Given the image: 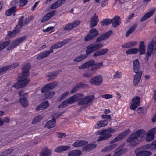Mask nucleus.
<instances>
[{
	"mask_svg": "<svg viewBox=\"0 0 156 156\" xmlns=\"http://www.w3.org/2000/svg\"><path fill=\"white\" fill-rule=\"evenodd\" d=\"M30 69V63H27L24 65L22 68V74L18 82L13 87L16 88H22L26 86L29 81L27 77L29 74V70Z\"/></svg>",
	"mask_w": 156,
	"mask_h": 156,
	"instance_id": "nucleus-1",
	"label": "nucleus"
},
{
	"mask_svg": "<svg viewBox=\"0 0 156 156\" xmlns=\"http://www.w3.org/2000/svg\"><path fill=\"white\" fill-rule=\"evenodd\" d=\"M145 131L139 129L130 135L127 138L126 142L132 146L136 145L139 142V138L142 139L146 135Z\"/></svg>",
	"mask_w": 156,
	"mask_h": 156,
	"instance_id": "nucleus-2",
	"label": "nucleus"
},
{
	"mask_svg": "<svg viewBox=\"0 0 156 156\" xmlns=\"http://www.w3.org/2000/svg\"><path fill=\"white\" fill-rule=\"evenodd\" d=\"M103 46V44L101 43L97 44H92L86 47V54H83L78 56L74 59L73 61L75 62H78L82 61L87 57V55H89L91 53L99 49Z\"/></svg>",
	"mask_w": 156,
	"mask_h": 156,
	"instance_id": "nucleus-3",
	"label": "nucleus"
},
{
	"mask_svg": "<svg viewBox=\"0 0 156 156\" xmlns=\"http://www.w3.org/2000/svg\"><path fill=\"white\" fill-rule=\"evenodd\" d=\"M115 130L114 129L109 128L106 129L100 130L96 133L100 135L97 140L98 141L103 140H106L109 138L111 136V133H114Z\"/></svg>",
	"mask_w": 156,
	"mask_h": 156,
	"instance_id": "nucleus-4",
	"label": "nucleus"
},
{
	"mask_svg": "<svg viewBox=\"0 0 156 156\" xmlns=\"http://www.w3.org/2000/svg\"><path fill=\"white\" fill-rule=\"evenodd\" d=\"M83 97V94H77L71 97L64 101L59 106L58 108L64 107L66 106L68 104H72L75 102L77 101Z\"/></svg>",
	"mask_w": 156,
	"mask_h": 156,
	"instance_id": "nucleus-5",
	"label": "nucleus"
},
{
	"mask_svg": "<svg viewBox=\"0 0 156 156\" xmlns=\"http://www.w3.org/2000/svg\"><path fill=\"white\" fill-rule=\"evenodd\" d=\"M156 52V41L155 42H151L148 45L147 52L146 54L145 59L148 61V56H151L152 54H153Z\"/></svg>",
	"mask_w": 156,
	"mask_h": 156,
	"instance_id": "nucleus-6",
	"label": "nucleus"
},
{
	"mask_svg": "<svg viewBox=\"0 0 156 156\" xmlns=\"http://www.w3.org/2000/svg\"><path fill=\"white\" fill-rule=\"evenodd\" d=\"M103 81L102 77L100 75L92 77L89 80L91 84L98 86L101 85Z\"/></svg>",
	"mask_w": 156,
	"mask_h": 156,
	"instance_id": "nucleus-7",
	"label": "nucleus"
},
{
	"mask_svg": "<svg viewBox=\"0 0 156 156\" xmlns=\"http://www.w3.org/2000/svg\"><path fill=\"white\" fill-rule=\"evenodd\" d=\"M94 98L93 95L87 96L80 101L78 104L79 105H87L89 103H92Z\"/></svg>",
	"mask_w": 156,
	"mask_h": 156,
	"instance_id": "nucleus-8",
	"label": "nucleus"
},
{
	"mask_svg": "<svg viewBox=\"0 0 156 156\" xmlns=\"http://www.w3.org/2000/svg\"><path fill=\"white\" fill-rule=\"evenodd\" d=\"M98 34V32L95 28L90 30L88 34L85 37V41H89L95 38Z\"/></svg>",
	"mask_w": 156,
	"mask_h": 156,
	"instance_id": "nucleus-9",
	"label": "nucleus"
},
{
	"mask_svg": "<svg viewBox=\"0 0 156 156\" xmlns=\"http://www.w3.org/2000/svg\"><path fill=\"white\" fill-rule=\"evenodd\" d=\"M130 132L129 130H128L122 132V133L119 134L114 139L112 140L110 142V144H114L116 142L120 140L122 138H124L126 136L128 135Z\"/></svg>",
	"mask_w": 156,
	"mask_h": 156,
	"instance_id": "nucleus-10",
	"label": "nucleus"
},
{
	"mask_svg": "<svg viewBox=\"0 0 156 156\" xmlns=\"http://www.w3.org/2000/svg\"><path fill=\"white\" fill-rule=\"evenodd\" d=\"M26 37H24L18 38L12 41L11 44L7 48V50H9L14 48L17 46L20 43L23 41L26 38Z\"/></svg>",
	"mask_w": 156,
	"mask_h": 156,
	"instance_id": "nucleus-11",
	"label": "nucleus"
},
{
	"mask_svg": "<svg viewBox=\"0 0 156 156\" xmlns=\"http://www.w3.org/2000/svg\"><path fill=\"white\" fill-rule=\"evenodd\" d=\"M57 84L56 82H54L46 85L42 88L41 90V92L45 93L53 89L57 86Z\"/></svg>",
	"mask_w": 156,
	"mask_h": 156,
	"instance_id": "nucleus-12",
	"label": "nucleus"
},
{
	"mask_svg": "<svg viewBox=\"0 0 156 156\" xmlns=\"http://www.w3.org/2000/svg\"><path fill=\"white\" fill-rule=\"evenodd\" d=\"M140 97L136 96L132 99V104L130 106V108L135 110L136 108L140 105Z\"/></svg>",
	"mask_w": 156,
	"mask_h": 156,
	"instance_id": "nucleus-13",
	"label": "nucleus"
},
{
	"mask_svg": "<svg viewBox=\"0 0 156 156\" xmlns=\"http://www.w3.org/2000/svg\"><path fill=\"white\" fill-rule=\"evenodd\" d=\"M111 23L112 26L114 28H116L121 24V19L118 16H116L113 19H111Z\"/></svg>",
	"mask_w": 156,
	"mask_h": 156,
	"instance_id": "nucleus-14",
	"label": "nucleus"
},
{
	"mask_svg": "<svg viewBox=\"0 0 156 156\" xmlns=\"http://www.w3.org/2000/svg\"><path fill=\"white\" fill-rule=\"evenodd\" d=\"M112 33V31H110L103 34L96 39L97 42H98L107 39L109 38Z\"/></svg>",
	"mask_w": 156,
	"mask_h": 156,
	"instance_id": "nucleus-15",
	"label": "nucleus"
},
{
	"mask_svg": "<svg viewBox=\"0 0 156 156\" xmlns=\"http://www.w3.org/2000/svg\"><path fill=\"white\" fill-rule=\"evenodd\" d=\"M156 8H153L152 9L149 11L146 14H145L141 19L140 21L142 22L146 20L148 18L151 16L154 13Z\"/></svg>",
	"mask_w": 156,
	"mask_h": 156,
	"instance_id": "nucleus-16",
	"label": "nucleus"
},
{
	"mask_svg": "<svg viewBox=\"0 0 156 156\" xmlns=\"http://www.w3.org/2000/svg\"><path fill=\"white\" fill-rule=\"evenodd\" d=\"M135 153L137 156H150L152 154V153L150 151H140L139 149L136 150Z\"/></svg>",
	"mask_w": 156,
	"mask_h": 156,
	"instance_id": "nucleus-17",
	"label": "nucleus"
},
{
	"mask_svg": "<svg viewBox=\"0 0 156 156\" xmlns=\"http://www.w3.org/2000/svg\"><path fill=\"white\" fill-rule=\"evenodd\" d=\"M98 21V16L95 13L91 18L90 23V27L92 28L96 26L97 25Z\"/></svg>",
	"mask_w": 156,
	"mask_h": 156,
	"instance_id": "nucleus-18",
	"label": "nucleus"
},
{
	"mask_svg": "<svg viewBox=\"0 0 156 156\" xmlns=\"http://www.w3.org/2000/svg\"><path fill=\"white\" fill-rule=\"evenodd\" d=\"M108 51V50L107 48H104L100 49L96 51L93 55V56L97 57L101 55H102L107 53Z\"/></svg>",
	"mask_w": 156,
	"mask_h": 156,
	"instance_id": "nucleus-19",
	"label": "nucleus"
},
{
	"mask_svg": "<svg viewBox=\"0 0 156 156\" xmlns=\"http://www.w3.org/2000/svg\"><path fill=\"white\" fill-rule=\"evenodd\" d=\"M95 62L94 61L91 60L80 66L79 69H84L91 66H93Z\"/></svg>",
	"mask_w": 156,
	"mask_h": 156,
	"instance_id": "nucleus-20",
	"label": "nucleus"
},
{
	"mask_svg": "<svg viewBox=\"0 0 156 156\" xmlns=\"http://www.w3.org/2000/svg\"><path fill=\"white\" fill-rule=\"evenodd\" d=\"M53 52V50H50L48 51H45L43 53H40L39 54L37 57V59H41L45 57H46L49 55Z\"/></svg>",
	"mask_w": 156,
	"mask_h": 156,
	"instance_id": "nucleus-21",
	"label": "nucleus"
},
{
	"mask_svg": "<svg viewBox=\"0 0 156 156\" xmlns=\"http://www.w3.org/2000/svg\"><path fill=\"white\" fill-rule=\"evenodd\" d=\"M108 123V121L107 120H100L97 122L95 127L96 128L99 129L101 127L106 126Z\"/></svg>",
	"mask_w": 156,
	"mask_h": 156,
	"instance_id": "nucleus-22",
	"label": "nucleus"
},
{
	"mask_svg": "<svg viewBox=\"0 0 156 156\" xmlns=\"http://www.w3.org/2000/svg\"><path fill=\"white\" fill-rule=\"evenodd\" d=\"M142 74V73L141 71L136 73L134 76L133 79V83L134 85L136 86L139 82Z\"/></svg>",
	"mask_w": 156,
	"mask_h": 156,
	"instance_id": "nucleus-23",
	"label": "nucleus"
},
{
	"mask_svg": "<svg viewBox=\"0 0 156 156\" xmlns=\"http://www.w3.org/2000/svg\"><path fill=\"white\" fill-rule=\"evenodd\" d=\"M87 142L84 140H77L72 144L73 146L76 147H80L87 144Z\"/></svg>",
	"mask_w": 156,
	"mask_h": 156,
	"instance_id": "nucleus-24",
	"label": "nucleus"
},
{
	"mask_svg": "<svg viewBox=\"0 0 156 156\" xmlns=\"http://www.w3.org/2000/svg\"><path fill=\"white\" fill-rule=\"evenodd\" d=\"M70 147L69 146H60L56 147L54 150V151L57 153H60L68 150Z\"/></svg>",
	"mask_w": 156,
	"mask_h": 156,
	"instance_id": "nucleus-25",
	"label": "nucleus"
},
{
	"mask_svg": "<svg viewBox=\"0 0 156 156\" xmlns=\"http://www.w3.org/2000/svg\"><path fill=\"white\" fill-rule=\"evenodd\" d=\"M66 0H58L54 3L50 7L51 9H55L57 8L62 4Z\"/></svg>",
	"mask_w": 156,
	"mask_h": 156,
	"instance_id": "nucleus-26",
	"label": "nucleus"
},
{
	"mask_svg": "<svg viewBox=\"0 0 156 156\" xmlns=\"http://www.w3.org/2000/svg\"><path fill=\"white\" fill-rule=\"evenodd\" d=\"M55 10H54L47 14L43 17L41 20V22L43 23L50 19L55 14Z\"/></svg>",
	"mask_w": 156,
	"mask_h": 156,
	"instance_id": "nucleus-27",
	"label": "nucleus"
},
{
	"mask_svg": "<svg viewBox=\"0 0 156 156\" xmlns=\"http://www.w3.org/2000/svg\"><path fill=\"white\" fill-rule=\"evenodd\" d=\"M140 64L138 59H136L133 62V67L134 72L137 73L139 72Z\"/></svg>",
	"mask_w": 156,
	"mask_h": 156,
	"instance_id": "nucleus-28",
	"label": "nucleus"
},
{
	"mask_svg": "<svg viewBox=\"0 0 156 156\" xmlns=\"http://www.w3.org/2000/svg\"><path fill=\"white\" fill-rule=\"evenodd\" d=\"M96 147V145L95 144H90L83 147V150L84 151H88L94 149Z\"/></svg>",
	"mask_w": 156,
	"mask_h": 156,
	"instance_id": "nucleus-29",
	"label": "nucleus"
},
{
	"mask_svg": "<svg viewBox=\"0 0 156 156\" xmlns=\"http://www.w3.org/2000/svg\"><path fill=\"white\" fill-rule=\"evenodd\" d=\"M124 145H121L118 148L115 150L114 151V156H120L124 152V150L122 148L123 147Z\"/></svg>",
	"mask_w": 156,
	"mask_h": 156,
	"instance_id": "nucleus-30",
	"label": "nucleus"
},
{
	"mask_svg": "<svg viewBox=\"0 0 156 156\" xmlns=\"http://www.w3.org/2000/svg\"><path fill=\"white\" fill-rule=\"evenodd\" d=\"M56 120L55 118H52V120L48 121L45 124V126L48 129L53 128L55 126Z\"/></svg>",
	"mask_w": 156,
	"mask_h": 156,
	"instance_id": "nucleus-31",
	"label": "nucleus"
},
{
	"mask_svg": "<svg viewBox=\"0 0 156 156\" xmlns=\"http://www.w3.org/2000/svg\"><path fill=\"white\" fill-rule=\"evenodd\" d=\"M49 104L48 101H45L41 104L36 108V110L39 111L43 110L47 108L49 105Z\"/></svg>",
	"mask_w": 156,
	"mask_h": 156,
	"instance_id": "nucleus-32",
	"label": "nucleus"
},
{
	"mask_svg": "<svg viewBox=\"0 0 156 156\" xmlns=\"http://www.w3.org/2000/svg\"><path fill=\"white\" fill-rule=\"evenodd\" d=\"M51 150L47 148L43 149L40 153L41 156H51Z\"/></svg>",
	"mask_w": 156,
	"mask_h": 156,
	"instance_id": "nucleus-33",
	"label": "nucleus"
},
{
	"mask_svg": "<svg viewBox=\"0 0 156 156\" xmlns=\"http://www.w3.org/2000/svg\"><path fill=\"white\" fill-rule=\"evenodd\" d=\"M137 44V42L136 41H133L129 42L126 44L123 45L122 47L123 48H127L133 47L136 45Z\"/></svg>",
	"mask_w": 156,
	"mask_h": 156,
	"instance_id": "nucleus-34",
	"label": "nucleus"
},
{
	"mask_svg": "<svg viewBox=\"0 0 156 156\" xmlns=\"http://www.w3.org/2000/svg\"><path fill=\"white\" fill-rule=\"evenodd\" d=\"M81 151L79 150H73L69 152L68 154L69 156H80Z\"/></svg>",
	"mask_w": 156,
	"mask_h": 156,
	"instance_id": "nucleus-35",
	"label": "nucleus"
},
{
	"mask_svg": "<svg viewBox=\"0 0 156 156\" xmlns=\"http://www.w3.org/2000/svg\"><path fill=\"white\" fill-rule=\"evenodd\" d=\"M139 49L140 55H142L145 53V48L144 42L143 41H142L140 42Z\"/></svg>",
	"mask_w": 156,
	"mask_h": 156,
	"instance_id": "nucleus-36",
	"label": "nucleus"
},
{
	"mask_svg": "<svg viewBox=\"0 0 156 156\" xmlns=\"http://www.w3.org/2000/svg\"><path fill=\"white\" fill-rule=\"evenodd\" d=\"M14 150L11 148L7 149L2 152L0 153V156H6L12 153Z\"/></svg>",
	"mask_w": 156,
	"mask_h": 156,
	"instance_id": "nucleus-37",
	"label": "nucleus"
},
{
	"mask_svg": "<svg viewBox=\"0 0 156 156\" xmlns=\"http://www.w3.org/2000/svg\"><path fill=\"white\" fill-rule=\"evenodd\" d=\"M24 18L23 16H22L19 20L17 25L16 26L15 29V30H20L19 29L21 28L23 26V21Z\"/></svg>",
	"mask_w": 156,
	"mask_h": 156,
	"instance_id": "nucleus-38",
	"label": "nucleus"
},
{
	"mask_svg": "<svg viewBox=\"0 0 156 156\" xmlns=\"http://www.w3.org/2000/svg\"><path fill=\"white\" fill-rule=\"evenodd\" d=\"M10 42L11 41L10 40H8L3 42H2L1 41L0 42V51L8 46Z\"/></svg>",
	"mask_w": 156,
	"mask_h": 156,
	"instance_id": "nucleus-39",
	"label": "nucleus"
},
{
	"mask_svg": "<svg viewBox=\"0 0 156 156\" xmlns=\"http://www.w3.org/2000/svg\"><path fill=\"white\" fill-rule=\"evenodd\" d=\"M137 26V24L136 23L133 25L127 32L126 34V36H128L131 33H133L135 30Z\"/></svg>",
	"mask_w": 156,
	"mask_h": 156,
	"instance_id": "nucleus-40",
	"label": "nucleus"
},
{
	"mask_svg": "<svg viewBox=\"0 0 156 156\" xmlns=\"http://www.w3.org/2000/svg\"><path fill=\"white\" fill-rule=\"evenodd\" d=\"M139 49L136 48H132L127 50L126 52V54H133L137 53Z\"/></svg>",
	"mask_w": 156,
	"mask_h": 156,
	"instance_id": "nucleus-41",
	"label": "nucleus"
},
{
	"mask_svg": "<svg viewBox=\"0 0 156 156\" xmlns=\"http://www.w3.org/2000/svg\"><path fill=\"white\" fill-rule=\"evenodd\" d=\"M16 10V7L14 6L9 9L6 12V14L7 16H9L12 14L14 13Z\"/></svg>",
	"mask_w": 156,
	"mask_h": 156,
	"instance_id": "nucleus-42",
	"label": "nucleus"
},
{
	"mask_svg": "<svg viewBox=\"0 0 156 156\" xmlns=\"http://www.w3.org/2000/svg\"><path fill=\"white\" fill-rule=\"evenodd\" d=\"M62 46H63V45L62 44V43L61 42H58L55 44L54 45L51 46L50 47V49L51 50H53V49H56L58 48H61Z\"/></svg>",
	"mask_w": 156,
	"mask_h": 156,
	"instance_id": "nucleus-43",
	"label": "nucleus"
},
{
	"mask_svg": "<svg viewBox=\"0 0 156 156\" xmlns=\"http://www.w3.org/2000/svg\"><path fill=\"white\" fill-rule=\"evenodd\" d=\"M20 101L21 105L24 107L27 106L28 105V101L24 97H20Z\"/></svg>",
	"mask_w": 156,
	"mask_h": 156,
	"instance_id": "nucleus-44",
	"label": "nucleus"
},
{
	"mask_svg": "<svg viewBox=\"0 0 156 156\" xmlns=\"http://www.w3.org/2000/svg\"><path fill=\"white\" fill-rule=\"evenodd\" d=\"M55 93L54 91H52L48 92L46 93L43 96V97L44 99L47 98L48 99H51L55 94Z\"/></svg>",
	"mask_w": 156,
	"mask_h": 156,
	"instance_id": "nucleus-45",
	"label": "nucleus"
},
{
	"mask_svg": "<svg viewBox=\"0 0 156 156\" xmlns=\"http://www.w3.org/2000/svg\"><path fill=\"white\" fill-rule=\"evenodd\" d=\"M116 146V144H115L109 145L108 146L105 147L104 149H102L101 150V151L103 152H105L109 151L115 148Z\"/></svg>",
	"mask_w": 156,
	"mask_h": 156,
	"instance_id": "nucleus-46",
	"label": "nucleus"
},
{
	"mask_svg": "<svg viewBox=\"0 0 156 156\" xmlns=\"http://www.w3.org/2000/svg\"><path fill=\"white\" fill-rule=\"evenodd\" d=\"M47 76L49 77V78L47 80L48 81H49L51 80L54 79L56 78L57 76V73H55L51 72L49 73L48 75H47Z\"/></svg>",
	"mask_w": 156,
	"mask_h": 156,
	"instance_id": "nucleus-47",
	"label": "nucleus"
},
{
	"mask_svg": "<svg viewBox=\"0 0 156 156\" xmlns=\"http://www.w3.org/2000/svg\"><path fill=\"white\" fill-rule=\"evenodd\" d=\"M95 73V72H92L87 70V71L86 72L83 74V76L87 78H90L91 77L92 75L94 74Z\"/></svg>",
	"mask_w": 156,
	"mask_h": 156,
	"instance_id": "nucleus-48",
	"label": "nucleus"
},
{
	"mask_svg": "<svg viewBox=\"0 0 156 156\" xmlns=\"http://www.w3.org/2000/svg\"><path fill=\"white\" fill-rule=\"evenodd\" d=\"M111 19H106L103 20L101 22V24L102 26H107L111 23Z\"/></svg>",
	"mask_w": 156,
	"mask_h": 156,
	"instance_id": "nucleus-49",
	"label": "nucleus"
},
{
	"mask_svg": "<svg viewBox=\"0 0 156 156\" xmlns=\"http://www.w3.org/2000/svg\"><path fill=\"white\" fill-rule=\"evenodd\" d=\"M154 135L148 131L147 134L146 140L147 141H151L154 139Z\"/></svg>",
	"mask_w": 156,
	"mask_h": 156,
	"instance_id": "nucleus-50",
	"label": "nucleus"
},
{
	"mask_svg": "<svg viewBox=\"0 0 156 156\" xmlns=\"http://www.w3.org/2000/svg\"><path fill=\"white\" fill-rule=\"evenodd\" d=\"M20 31V30H15L14 29L12 31H9L7 35L11 37H13L15 36L16 34L18 33Z\"/></svg>",
	"mask_w": 156,
	"mask_h": 156,
	"instance_id": "nucleus-51",
	"label": "nucleus"
},
{
	"mask_svg": "<svg viewBox=\"0 0 156 156\" xmlns=\"http://www.w3.org/2000/svg\"><path fill=\"white\" fill-rule=\"evenodd\" d=\"M42 119V117L41 115H38L34 118L32 123L33 124H36Z\"/></svg>",
	"mask_w": 156,
	"mask_h": 156,
	"instance_id": "nucleus-52",
	"label": "nucleus"
},
{
	"mask_svg": "<svg viewBox=\"0 0 156 156\" xmlns=\"http://www.w3.org/2000/svg\"><path fill=\"white\" fill-rule=\"evenodd\" d=\"M73 29L71 23L66 24L63 29L65 31H70Z\"/></svg>",
	"mask_w": 156,
	"mask_h": 156,
	"instance_id": "nucleus-53",
	"label": "nucleus"
},
{
	"mask_svg": "<svg viewBox=\"0 0 156 156\" xmlns=\"http://www.w3.org/2000/svg\"><path fill=\"white\" fill-rule=\"evenodd\" d=\"M7 66H4L0 68V75L3 74L5 72L9 69Z\"/></svg>",
	"mask_w": 156,
	"mask_h": 156,
	"instance_id": "nucleus-54",
	"label": "nucleus"
},
{
	"mask_svg": "<svg viewBox=\"0 0 156 156\" xmlns=\"http://www.w3.org/2000/svg\"><path fill=\"white\" fill-rule=\"evenodd\" d=\"M19 65V63H13L12 65H10L7 66L8 67V68L9 69H10L12 70L13 69L15 68L16 67L18 66Z\"/></svg>",
	"mask_w": 156,
	"mask_h": 156,
	"instance_id": "nucleus-55",
	"label": "nucleus"
},
{
	"mask_svg": "<svg viewBox=\"0 0 156 156\" xmlns=\"http://www.w3.org/2000/svg\"><path fill=\"white\" fill-rule=\"evenodd\" d=\"M121 72L117 71L115 72V74L113 75V77L114 78H119L121 77Z\"/></svg>",
	"mask_w": 156,
	"mask_h": 156,
	"instance_id": "nucleus-56",
	"label": "nucleus"
},
{
	"mask_svg": "<svg viewBox=\"0 0 156 156\" xmlns=\"http://www.w3.org/2000/svg\"><path fill=\"white\" fill-rule=\"evenodd\" d=\"M20 2V7L25 6L28 3V0H19Z\"/></svg>",
	"mask_w": 156,
	"mask_h": 156,
	"instance_id": "nucleus-57",
	"label": "nucleus"
},
{
	"mask_svg": "<svg viewBox=\"0 0 156 156\" xmlns=\"http://www.w3.org/2000/svg\"><path fill=\"white\" fill-rule=\"evenodd\" d=\"M69 93V91L66 92L64 93L62 95V96L60 97L59 98V101H61L62 100L65 98L66 96L68 95Z\"/></svg>",
	"mask_w": 156,
	"mask_h": 156,
	"instance_id": "nucleus-58",
	"label": "nucleus"
},
{
	"mask_svg": "<svg viewBox=\"0 0 156 156\" xmlns=\"http://www.w3.org/2000/svg\"><path fill=\"white\" fill-rule=\"evenodd\" d=\"M144 148L153 151V142L151 144H148L145 145Z\"/></svg>",
	"mask_w": 156,
	"mask_h": 156,
	"instance_id": "nucleus-59",
	"label": "nucleus"
},
{
	"mask_svg": "<svg viewBox=\"0 0 156 156\" xmlns=\"http://www.w3.org/2000/svg\"><path fill=\"white\" fill-rule=\"evenodd\" d=\"M80 21L77 20L71 23L72 25L73 28L74 27H76L78 25H79L80 24Z\"/></svg>",
	"mask_w": 156,
	"mask_h": 156,
	"instance_id": "nucleus-60",
	"label": "nucleus"
},
{
	"mask_svg": "<svg viewBox=\"0 0 156 156\" xmlns=\"http://www.w3.org/2000/svg\"><path fill=\"white\" fill-rule=\"evenodd\" d=\"M64 112H59L55 113L52 116V118H58L61 116L63 113Z\"/></svg>",
	"mask_w": 156,
	"mask_h": 156,
	"instance_id": "nucleus-61",
	"label": "nucleus"
},
{
	"mask_svg": "<svg viewBox=\"0 0 156 156\" xmlns=\"http://www.w3.org/2000/svg\"><path fill=\"white\" fill-rule=\"evenodd\" d=\"M24 92V91L23 90H22L19 92L18 94L20 97H23L26 95L27 93Z\"/></svg>",
	"mask_w": 156,
	"mask_h": 156,
	"instance_id": "nucleus-62",
	"label": "nucleus"
},
{
	"mask_svg": "<svg viewBox=\"0 0 156 156\" xmlns=\"http://www.w3.org/2000/svg\"><path fill=\"white\" fill-rule=\"evenodd\" d=\"M103 65L102 62H101L97 63L94 64V66L96 69H98L101 67Z\"/></svg>",
	"mask_w": 156,
	"mask_h": 156,
	"instance_id": "nucleus-63",
	"label": "nucleus"
},
{
	"mask_svg": "<svg viewBox=\"0 0 156 156\" xmlns=\"http://www.w3.org/2000/svg\"><path fill=\"white\" fill-rule=\"evenodd\" d=\"M101 117L102 119L105 120V119H108L110 121L111 120V116L110 115H103L101 116Z\"/></svg>",
	"mask_w": 156,
	"mask_h": 156,
	"instance_id": "nucleus-64",
	"label": "nucleus"
}]
</instances>
